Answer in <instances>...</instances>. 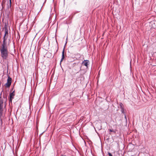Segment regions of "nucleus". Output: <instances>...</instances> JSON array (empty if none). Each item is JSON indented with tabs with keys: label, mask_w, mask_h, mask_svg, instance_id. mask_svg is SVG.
<instances>
[{
	"label": "nucleus",
	"mask_w": 156,
	"mask_h": 156,
	"mask_svg": "<svg viewBox=\"0 0 156 156\" xmlns=\"http://www.w3.org/2000/svg\"><path fill=\"white\" fill-rule=\"evenodd\" d=\"M8 36H4L3 41L0 46L1 56L3 59H6L8 57V51L6 40Z\"/></svg>",
	"instance_id": "nucleus-1"
},
{
	"label": "nucleus",
	"mask_w": 156,
	"mask_h": 156,
	"mask_svg": "<svg viewBox=\"0 0 156 156\" xmlns=\"http://www.w3.org/2000/svg\"><path fill=\"white\" fill-rule=\"evenodd\" d=\"M12 80L11 78L9 76L7 80V83L5 84V85L7 87H9L10 86L12 83Z\"/></svg>",
	"instance_id": "nucleus-2"
},
{
	"label": "nucleus",
	"mask_w": 156,
	"mask_h": 156,
	"mask_svg": "<svg viewBox=\"0 0 156 156\" xmlns=\"http://www.w3.org/2000/svg\"><path fill=\"white\" fill-rule=\"evenodd\" d=\"M5 101L2 97H0V111H3V107Z\"/></svg>",
	"instance_id": "nucleus-3"
},
{
	"label": "nucleus",
	"mask_w": 156,
	"mask_h": 156,
	"mask_svg": "<svg viewBox=\"0 0 156 156\" xmlns=\"http://www.w3.org/2000/svg\"><path fill=\"white\" fill-rule=\"evenodd\" d=\"M121 111L122 113L124 114V108L122 103L121 102L119 103Z\"/></svg>",
	"instance_id": "nucleus-4"
},
{
	"label": "nucleus",
	"mask_w": 156,
	"mask_h": 156,
	"mask_svg": "<svg viewBox=\"0 0 156 156\" xmlns=\"http://www.w3.org/2000/svg\"><path fill=\"white\" fill-rule=\"evenodd\" d=\"M89 63V61L88 60H84L82 62V65L85 66L87 67H88Z\"/></svg>",
	"instance_id": "nucleus-5"
},
{
	"label": "nucleus",
	"mask_w": 156,
	"mask_h": 156,
	"mask_svg": "<svg viewBox=\"0 0 156 156\" xmlns=\"http://www.w3.org/2000/svg\"><path fill=\"white\" fill-rule=\"evenodd\" d=\"M5 34H4L5 36H8V27L7 25L6 24L5 25Z\"/></svg>",
	"instance_id": "nucleus-6"
},
{
	"label": "nucleus",
	"mask_w": 156,
	"mask_h": 156,
	"mask_svg": "<svg viewBox=\"0 0 156 156\" xmlns=\"http://www.w3.org/2000/svg\"><path fill=\"white\" fill-rule=\"evenodd\" d=\"M15 91H13L12 93H11L9 95V98L11 99H13L14 97L15 96L14 94Z\"/></svg>",
	"instance_id": "nucleus-7"
},
{
	"label": "nucleus",
	"mask_w": 156,
	"mask_h": 156,
	"mask_svg": "<svg viewBox=\"0 0 156 156\" xmlns=\"http://www.w3.org/2000/svg\"><path fill=\"white\" fill-rule=\"evenodd\" d=\"M3 98H2L3 99V100H4L5 101V107L6 105V102L7 101V95H4L3 96Z\"/></svg>",
	"instance_id": "nucleus-8"
},
{
	"label": "nucleus",
	"mask_w": 156,
	"mask_h": 156,
	"mask_svg": "<svg viewBox=\"0 0 156 156\" xmlns=\"http://www.w3.org/2000/svg\"><path fill=\"white\" fill-rule=\"evenodd\" d=\"M64 51L65 50L64 48L62 52V58L60 61V63L65 58Z\"/></svg>",
	"instance_id": "nucleus-9"
},
{
	"label": "nucleus",
	"mask_w": 156,
	"mask_h": 156,
	"mask_svg": "<svg viewBox=\"0 0 156 156\" xmlns=\"http://www.w3.org/2000/svg\"><path fill=\"white\" fill-rule=\"evenodd\" d=\"M11 0H9V7L11 8ZM9 6H8V8H9Z\"/></svg>",
	"instance_id": "nucleus-10"
},
{
	"label": "nucleus",
	"mask_w": 156,
	"mask_h": 156,
	"mask_svg": "<svg viewBox=\"0 0 156 156\" xmlns=\"http://www.w3.org/2000/svg\"><path fill=\"white\" fill-rule=\"evenodd\" d=\"M12 99L9 98V103H12Z\"/></svg>",
	"instance_id": "nucleus-11"
},
{
	"label": "nucleus",
	"mask_w": 156,
	"mask_h": 156,
	"mask_svg": "<svg viewBox=\"0 0 156 156\" xmlns=\"http://www.w3.org/2000/svg\"><path fill=\"white\" fill-rule=\"evenodd\" d=\"M108 154L109 155V156H112V155L111 153L110 152H108Z\"/></svg>",
	"instance_id": "nucleus-12"
},
{
	"label": "nucleus",
	"mask_w": 156,
	"mask_h": 156,
	"mask_svg": "<svg viewBox=\"0 0 156 156\" xmlns=\"http://www.w3.org/2000/svg\"><path fill=\"white\" fill-rule=\"evenodd\" d=\"M109 131L110 132H114V131L113 130L111 129H109Z\"/></svg>",
	"instance_id": "nucleus-13"
},
{
	"label": "nucleus",
	"mask_w": 156,
	"mask_h": 156,
	"mask_svg": "<svg viewBox=\"0 0 156 156\" xmlns=\"http://www.w3.org/2000/svg\"><path fill=\"white\" fill-rule=\"evenodd\" d=\"M124 115H125V118L126 120H127V118H126V115L125 114H124Z\"/></svg>",
	"instance_id": "nucleus-14"
},
{
	"label": "nucleus",
	"mask_w": 156,
	"mask_h": 156,
	"mask_svg": "<svg viewBox=\"0 0 156 156\" xmlns=\"http://www.w3.org/2000/svg\"><path fill=\"white\" fill-rule=\"evenodd\" d=\"M61 156H66L65 155H62Z\"/></svg>",
	"instance_id": "nucleus-15"
}]
</instances>
